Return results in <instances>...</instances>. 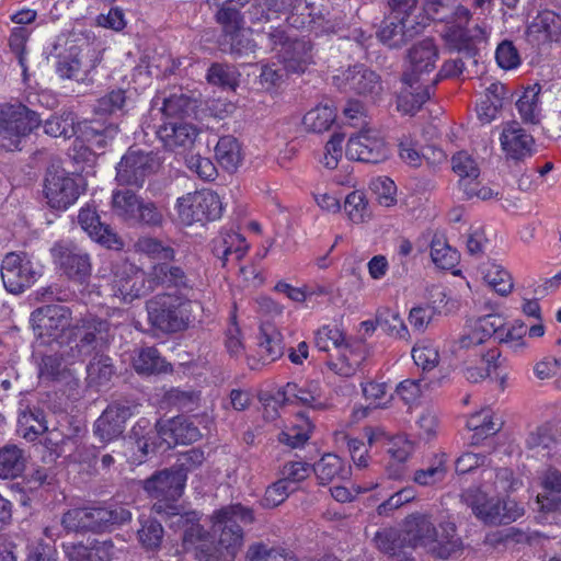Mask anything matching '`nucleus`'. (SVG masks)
I'll return each mask as SVG.
<instances>
[{
	"label": "nucleus",
	"mask_w": 561,
	"mask_h": 561,
	"mask_svg": "<svg viewBox=\"0 0 561 561\" xmlns=\"http://www.w3.org/2000/svg\"><path fill=\"white\" fill-rule=\"evenodd\" d=\"M410 550L423 548L435 559L448 560L463 549L461 538L454 523L446 522L435 526L432 515L413 513L402 524Z\"/></svg>",
	"instance_id": "nucleus-1"
},
{
	"label": "nucleus",
	"mask_w": 561,
	"mask_h": 561,
	"mask_svg": "<svg viewBox=\"0 0 561 561\" xmlns=\"http://www.w3.org/2000/svg\"><path fill=\"white\" fill-rule=\"evenodd\" d=\"M193 295L187 293H163L153 296L146 304L150 325L163 333L186 330L192 322Z\"/></svg>",
	"instance_id": "nucleus-2"
},
{
	"label": "nucleus",
	"mask_w": 561,
	"mask_h": 561,
	"mask_svg": "<svg viewBox=\"0 0 561 561\" xmlns=\"http://www.w3.org/2000/svg\"><path fill=\"white\" fill-rule=\"evenodd\" d=\"M187 480V469L184 465L174 466L170 469L161 470L144 482L145 491L158 502L153 508L158 513H164L167 516H179L181 519L184 515L181 513V507L175 502L183 494ZM196 518V513L185 514V519L193 520Z\"/></svg>",
	"instance_id": "nucleus-3"
},
{
	"label": "nucleus",
	"mask_w": 561,
	"mask_h": 561,
	"mask_svg": "<svg viewBox=\"0 0 561 561\" xmlns=\"http://www.w3.org/2000/svg\"><path fill=\"white\" fill-rule=\"evenodd\" d=\"M208 519L217 541L229 557L234 558L244 542L242 526L252 524L255 518L252 508L236 503L215 510Z\"/></svg>",
	"instance_id": "nucleus-4"
},
{
	"label": "nucleus",
	"mask_w": 561,
	"mask_h": 561,
	"mask_svg": "<svg viewBox=\"0 0 561 561\" xmlns=\"http://www.w3.org/2000/svg\"><path fill=\"white\" fill-rule=\"evenodd\" d=\"M314 345L321 352H329L332 345L336 356L330 355L328 368L337 376L352 377L356 374L362 356L346 340L344 331L339 325L324 324L314 332Z\"/></svg>",
	"instance_id": "nucleus-5"
},
{
	"label": "nucleus",
	"mask_w": 561,
	"mask_h": 561,
	"mask_svg": "<svg viewBox=\"0 0 561 561\" xmlns=\"http://www.w3.org/2000/svg\"><path fill=\"white\" fill-rule=\"evenodd\" d=\"M41 124L36 112L22 103L0 104V147L21 150V142Z\"/></svg>",
	"instance_id": "nucleus-6"
},
{
	"label": "nucleus",
	"mask_w": 561,
	"mask_h": 561,
	"mask_svg": "<svg viewBox=\"0 0 561 561\" xmlns=\"http://www.w3.org/2000/svg\"><path fill=\"white\" fill-rule=\"evenodd\" d=\"M110 323L106 320L89 314L76 320L68 337L70 352L69 362L83 360L99 347L108 342Z\"/></svg>",
	"instance_id": "nucleus-7"
},
{
	"label": "nucleus",
	"mask_w": 561,
	"mask_h": 561,
	"mask_svg": "<svg viewBox=\"0 0 561 561\" xmlns=\"http://www.w3.org/2000/svg\"><path fill=\"white\" fill-rule=\"evenodd\" d=\"M304 0H255L248 10V18L252 24L267 23L289 13L286 21L295 28H304L311 22L304 11L308 5H302Z\"/></svg>",
	"instance_id": "nucleus-8"
},
{
	"label": "nucleus",
	"mask_w": 561,
	"mask_h": 561,
	"mask_svg": "<svg viewBox=\"0 0 561 561\" xmlns=\"http://www.w3.org/2000/svg\"><path fill=\"white\" fill-rule=\"evenodd\" d=\"M50 253L54 263L70 280L79 284L88 282L92 264L87 251L71 241L61 240L51 247Z\"/></svg>",
	"instance_id": "nucleus-9"
},
{
	"label": "nucleus",
	"mask_w": 561,
	"mask_h": 561,
	"mask_svg": "<svg viewBox=\"0 0 561 561\" xmlns=\"http://www.w3.org/2000/svg\"><path fill=\"white\" fill-rule=\"evenodd\" d=\"M44 194L51 208L66 210L78 199L80 191L76 179L69 172L53 164L45 174Z\"/></svg>",
	"instance_id": "nucleus-10"
},
{
	"label": "nucleus",
	"mask_w": 561,
	"mask_h": 561,
	"mask_svg": "<svg viewBox=\"0 0 561 561\" xmlns=\"http://www.w3.org/2000/svg\"><path fill=\"white\" fill-rule=\"evenodd\" d=\"M158 168V159L152 152L129 148L116 165L115 180L119 185L141 187Z\"/></svg>",
	"instance_id": "nucleus-11"
},
{
	"label": "nucleus",
	"mask_w": 561,
	"mask_h": 561,
	"mask_svg": "<svg viewBox=\"0 0 561 561\" xmlns=\"http://www.w3.org/2000/svg\"><path fill=\"white\" fill-rule=\"evenodd\" d=\"M0 272L5 289L12 294L23 293L41 276V268L25 253L7 254L2 260Z\"/></svg>",
	"instance_id": "nucleus-12"
},
{
	"label": "nucleus",
	"mask_w": 561,
	"mask_h": 561,
	"mask_svg": "<svg viewBox=\"0 0 561 561\" xmlns=\"http://www.w3.org/2000/svg\"><path fill=\"white\" fill-rule=\"evenodd\" d=\"M332 84L342 92L378 96L382 91L380 76L364 65H355L332 77Z\"/></svg>",
	"instance_id": "nucleus-13"
},
{
	"label": "nucleus",
	"mask_w": 561,
	"mask_h": 561,
	"mask_svg": "<svg viewBox=\"0 0 561 561\" xmlns=\"http://www.w3.org/2000/svg\"><path fill=\"white\" fill-rule=\"evenodd\" d=\"M34 330L39 336L47 335L58 339L62 334L70 335L72 312L69 307L51 304L38 307L31 313Z\"/></svg>",
	"instance_id": "nucleus-14"
},
{
	"label": "nucleus",
	"mask_w": 561,
	"mask_h": 561,
	"mask_svg": "<svg viewBox=\"0 0 561 561\" xmlns=\"http://www.w3.org/2000/svg\"><path fill=\"white\" fill-rule=\"evenodd\" d=\"M151 289L152 286L150 283L147 284L145 272L129 262H123L113 272V296L124 302H131Z\"/></svg>",
	"instance_id": "nucleus-15"
},
{
	"label": "nucleus",
	"mask_w": 561,
	"mask_h": 561,
	"mask_svg": "<svg viewBox=\"0 0 561 561\" xmlns=\"http://www.w3.org/2000/svg\"><path fill=\"white\" fill-rule=\"evenodd\" d=\"M274 400L280 405L299 404L314 411H322L328 408L323 389L317 380H308L301 385L287 382L276 391Z\"/></svg>",
	"instance_id": "nucleus-16"
},
{
	"label": "nucleus",
	"mask_w": 561,
	"mask_h": 561,
	"mask_svg": "<svg viewBox=\"0 0 561 561\" xmlns=\"http://www.w3.org/2000/svg\"><path fill=\"white\" fill-rule=\"evenodd\" d=\"M388 147L377 130H362L351 137L346 144L345 154L350 160L366 163H379L388 158Z\"/></svg>",
	"instance_id": "nucleus-17"
},
{
	"label": "nucleus",
	"mask_w": 561,
	"mask_h": 561,
	"mask_svg": "<svg viewBox=\"0 0 561 561\" xmlns=\"http://www.w3.org/2000/svg\"><path fill=\"white\" fill-rule=\"evenodd\" d=\"M525 39L538 49L551 43H561V15L549 9L538 11L526 26Z\"/></svg>",
	"instance_id": "nucleus-18"
},
{
	"label": "nucleus",
	"mask_w": 561,
	"mask_h": 561,
	"mask_svg": "<svg viewBox=\"0 0 561 561\" xmlns=\"http://www.w3.org/2000/svg\"><path fill=\"white\" fill-rule=\"evenodd\" d=\"M421 20L424 18L422 16ZM424 26L423 21L416 19L389 15L381 22L377 37L390 48H400L419 35Z\"/></svg>",
	"instance_id": "nucleus-19"
},
{
	"label": "nucleus",
	"mask_w": 561,
	"mask_h": 561,
	"mask_svg": "<svg viewBox=\"0 0 561 561\" xmlns=\"http://www.w3.org/2000/svg\"><path fill=\"white\" fill-rule=\"evenodd\" d=\"M470 19V10L459 4L444 20L451 24L445 33L447 44L451 49L461 53L466 58H473L477 54V47L466 28Z\"/></svg>",
	"instance_id": "nucleus-20"
},
{
	"label": "nucleus",
	"mask_w": 561,
	"mask_h": 561,
	"mask_svg": "<svg viewBox=\"0 0 561 561\" xmlns=\"http://www.w3.org/2000/svg\"><path fill=\"white\" fill-rule=\"evenodd\" d=\"M183 545L198 561H225L228 556L225 548L199 524H192L185 529Z\"/></svg>",
	"instance_id": "nucleus-21"
},
{
	"label": "nucleus",
	"mask_w": 561,
	"mask_h": 561,
	"mask_svg": "<svg viewBox=\"0 0 561 561\" xmlns=\"http://www.w3.org/2000/svg\"><path fill=\"white\" fill-rule=\"evenodd\" d=\"M410 72L402 76V84L410 88L417 84L423 73L434 70L438 59V48L432 38H424L414 44L408 51Z\"/></svg>",
	"instance_id": "nucleus-22"
},
{
	"label": "nucleus",
	"mask_w": 561,
	"mask_h": 561,
	"mask_svg": "<svg viewBox=\"0 0 561 561\" xmlns=\"http://www.w3.org/2000/svg\"><path fill=\"white\" fill-rule=\"evenodd\" d=\"M159 439L171 448L175 445L195 443L202 436L193 421L183 415L169 420H160L156 423Z\"/></svg>",
	"instance_id": "nucleus-23"
},
{
	"label": "nucleus",
	"mask_w": 561,
	"mask_h": 561,
	"mask_svg": "<svg viewBox=\"0 0 561 561\" xmlns=\"http://www.w3.org/2000/svg\"><path fill=\"white\" fill-rule=\"evenodd\" d=\"M500 142L507 160L519 162L535 153L534 137L517 122H512L504 126Z\"/></svg>",
	"instance_id": "nucleus-24"
},
{
	"label": "nucleus",
	"mask_w": 561,
	"mask_h": 561,
	"mask_svg": "<svg viewBox=\"0 0 561 561\" xmlns=\"http://www.w3.org/2000/svg\"><path fill=\"white\" fill-rule=\"evenodd\" d=\"M133 415L128 405L110 404L93 424V434L104 444L117 439L125 430L126 421Z\"/></svg>",
	"instance_id": "nucleus-25"
},
{
	"label": "nucleus",
	"mask_w": 561,
	"mask_h": 561,
	"mask_svg": "<svg viewBox=\"0 0 561 561\" xmlns=\"http://www.w3.org/2000/svg\"><path fill=\"white\" fill-rule=\"evenodd\" d=\"M78 221L82 230L95 242L112 250H122L123 240L110 225L103 222L99 213H79Z\"/></svg>",
	"instance_id": "nucleus-26"
},
{
	"label": "nucleus",
	"mask_w": 561,
	"mask_h": 561,
	"mask_svg": "<svg viewBox=\"0 0 561 561\" xmlns=\"http://www.w3.org/2000/svg\"><path fill=\"white\" fill-rule=\"evenodd\" d=\"M89 531L102 533L131 519V513L121 505L87 507Z\"/></svg>",
	"instance_id": "nucleus-27"
},
{
	"label": "nucleus",
	"mask_w": 561,
	"mask_h": 561,
	"mask_svg": "<svg viewBox=\"0 0 561 561\" xmlns=\"http://www.w3.org/2000/svg\"><path fill=\"white\" fill-rule=\"evenodd\" d=\"M374 542L383 554L396 558L398 561H413L402 529L399 530L392 527L381 528L375 534Z\"/></svg>",
	"instance_id": "nucleus-28"
},
{
	"label": "nucleus",
	"mask_w": 561,
	"mask_h": 561,
	"mask_svg": "<svg viewBox=\"0 0 561 561\" xmlns=\"http://www.w3.org/2000/svg\"><path fill=\"white\" fill-rule=\"evenodd\" d=\"M157 136L167 149H185L194 142L197 136V129L193 125L182 121H169L159 126Z\"/></svg>",
	"instance_id": "nucleus-29"
},
{
	"label": "nucleus",
	"mask_w": 561,
	"mask_h": 561,
	"mask_svg": "<svg viewBox=\"0 0 561 561\" xmlns=\"http://www.w3.org/2000/svg\"><path fill=\"white\" fill-rule=\"evenodd\" d=\"M482 362L485 367H468L465 377L470 382H479L486 377L499 380L502 388L505 387L507 373L505 371V358H502L500 351L496 348L488 351L482 355Z\"/></svg>",
	"instance_id": "nucleus-30"
},
{
	"label": "nucleus",
	"mask_w": 561,
	"mask_h": 561,
	"mask_svg": "<svg viewBox=\"0 0 561 561\" xmlns=\"http://www.w3.org/2000/svg\"><path fill=\"white\" fill-rule=\"evenodd\" d=\"M508 93L507 88L503 83L499 81L490 82L477 105L479 119L484 124L495 119L503 107L504 101L507 100Z\"/></svg>",
	"instance_id": "nucleus-31"
},
{
	"label": "nucleus",
	"mask_w": 561,
	"mask_h": 561,
	"mask_svg": "<svg viewBox=\"0 0 561 561\" xmlns=\"http://www.w3.org/2000/svg\"><path fill=\"white\" fill-rule=\"evenodd\" d=\"M213 253L225 265L229 260L242 259L248 249V242L245 238L233 230L222 231L219 237L211 242Z\"/></svg>",
	"instance_id": "nucleus-32"
},
{
	"label": "nucleus",
	"mask_w": 561,
	"mask_h": 561,
	"mask_svg": "<svg viewBox=\"0 0 561 561\" xmlns=\"http://www.w3.org/2000/svg\"><path fill=\"white\" fill-rule=\"evenodd\" d=\"M287 71L302 73L313 62L312 44L305 38L291 39L282 53Z\"/></svg>",
	"instance_id": "nucleus-33"
},
{
	"label": "nucleus",
	"mask_w": 561,
	"mask_h": 561,
	"mask_svg": "<svg viewBox=\"0 0 561 561\" xmlns=\"http://www.w3.org/2000/svg\"><path fill=\"white\" fill-rule=\"evenodd\" d=\"M481 474L482 484L479 488L485 493L501 495L517 490L522 484L508 468H484Z\"/></svg>",
	"instance_id": "nucleus-34"
},
{
	"label": "nucleus",
	"mask_w": 561,
	"mask_h": 561,
	"mask_svg": "<svg viewBox=\"0 0 561 561\" xmlns=\"http://www.w3.org/2000/svg\"><path fill=\"white\" fill-rule=\"evenodd\" d=\"M151 278L157 284L174 287L173 293H187V295L193 293L184 271L179 266H172L168 263L156 264L152 267Z\"/></svg>",
	"instance_id": "nucleus-35"
},
{
	"label": "nucleus",
	"mask_w": 561,
	"mask_h": 561,
	"mask_svg": "<svg viewBox=\"0 0 561 561\" xmlns=\"http://www.w3.org/2000/svg\"><path fill=\"white\" fill-rule=\"evenodd\" d=\"M541 87L538 83L527 87L516 101V108L525 124L537 125L542 118L540 100Z\"/></svg>",
	"instance_id": "nucleus-36"
},
{
	"label": "nucleus",
	"mask_w": 561,
	"mask_h": 561,
	"mask_svg": "<svg viewBox=\"0 0 561 561\" xmlns=\"http://www.w3.org/2000/svg\"><path fill=\"white\" fill-rule=\"evenodd\" d=\"M313 471L320 484H329L334 480H346L351 476V467L334 454H325L313 466Z\"/></svg>",
	"instance_id": "nucleus-37"
},
{
	"label": "nucleus",
	"mask_w": 561,
	"mask_h": 561,
	"mask_svg": "<svg viewBox=\"0 0 561 561\" xmlns=\"http://www.w3.org/2000/svg\"><path fill=\"white\" fill-rule=\"evenodd\" d=\"M312 430L313 424L309 417L302 413H299L295 416L290 424L286 425L285 428L278 434V440L279 443L291 448H300L310 438Z\"/></svg>",
	"instance_id": "nucleus-38"
},
{
	"label": "nucleus",
	"mask_w": 561,
	"mask_h": 561,
	"mask_svg": "<svg viewBox=\"0 0 561 561\" xmlns=\"http://www.w3.org/2000/svg\"><path fill=\"white\" fill-rule=\"evenodd\" d=\"M130 439L134 440L135 448L140 453L137 460L142 462L150 451H154L157 447L156 438L158 437L157 427L147 417H140L130 431Z\"/></svg>",
	"instance_id": "nucleus-39"
},
{
	"label": "nucleus",
	"mask_w": 561,
	"mask_h": 561,
	"mask_svg": "<svg viewBox=\"0 0 561 561\" xmlns=\"http://www.w3.org/2000/svg\"><path fill=\"white\" fill-rule=\"evenodd\" d=\"M24 450L16 445L7 444L0 448V479H15L25 470Z\"/></svg>",
	"instance_id": "nucleus-40"
},
{
	"label": "nucleus",
	"mask_w": 561,
	"mask_h": 561,
	"mask_svg": "<svg viewBox=\"0 0 561 561\" xmlns=\"http://www.w3.org/2000/svg\"><path fill=\"white\" fill-rule=\"evenodd\" d=\"M44 411L38 408L20 409L18 417V432L30 442L47 431Z\"/></svg>",
	"instance_id": "nucleus-41"
},
{
	"label": "nucleus",
	"mask_w": 561,
	"mask_h": 561,
	"mask_svg": "<svg viewBox=\"0 0 561 561\" xmlns=\"http://www.w3.org/2000/svg\"><path fill=\"white\" fill-rule=\"evenodd\" d=\"M461 501L472 510V513L483 523L491 524L488 522L483 514H488L489 512L494 511L495 508H500L501 500H495L494 497H489L485 491H482L481 488H468L463 490L461 493Z\"/></svg>",
	"instance_id": "nucleus-42"
},
{
	"label": "nucleus",
	"mask_w": 561,
	"mask_h": 561,
	"mask_svg": "<svg viewBox=\"0 0 561 561\" xmlns=\"http://www.w3.org/2000/svg\"><path fill=\"white\" fill-rule=\"evenodd\" d=\"M217 193L210 190L196 191L178 198V210H222Z\"/></svg>",
	"instance_id": "nucleus-43"
},
{
	"label": "nucleus",
	"mask_w": 561,
	"mask_h": 561,
	"mask_svg": "<svg viewBox=\"0 0 561 561\" xmlns=\"http://www.w3.org/2000/svg\"><path fill=\"white\" fill-rule=\"evenodd\" d=\"M335 119V107L331 103L325 102L319 103L308 111L302 118V124L308 131L323 133L330 129Z\"/></svg>",
	"instance_id": "nucleus-44"
},
{
	"label": "nucleus",
	"mask_w": 561,
	"mask_h": 561,
	"mask_svg": "<svg viewBox=\"0 0 561 561\" xmlns=\"http://www.w3.org/2000/svg\"><path fill=\"white\" fill-rule=\"evenodd\" d=\"M215 156L218 163L228 172H234L242 161L241 147L233 136L220 137L216 148Z\"/></svg>",
	"instance_id": "nucleus-45"
},
{
	"label": "nucleus",
	"mask_w": 561,
	"mask_h": 561,
	"mask_svg": "<svg viewBox=\"0 0 561 561\" xmlns=\"http://www.w3.org/2000/svg\"><path fill=\"white\" fill-rule=\"evenodd\" d=\"M451 168L455 174L459 178L460 190H467L470 184L480 176V168L477 161L466 151H459L451 158Z\"/></svg>",
	"instance_id": "nucleus-46"
},
{
	"label": "nucleus",
	"mask_w": 561,
	"mask_h": 561,
	"mask_svg": "<svg viewBox=\"0 0 561 561\" xmlns=\"http://www.w3.org/2000/svg\"><path fill=\"white\" fill-rule=\"evenodd\" d=\"M447 474V455L445 453L436 454L426 468L414 472L413 481L422 486L435 485L446 478Z\"/></svg>",
	"instance_id": "nucleus-47"
},
{
	"label": "nucleus",
	"mask_w": 561,
	"mask_h": 561,
	"mask_svg": "<svg viewBox=\"0 0 561 561\" xmlns=\"http://www.w3.org/2000/svg\"><path fill=\"white\" fill-rule=\"evenodd\" d=\"M133 366L140 375H154L168 369L167 363L153 346L140 348L133 359Z\"/></svg>",
	"instance_id": "nucleus-48"
},
{
	"label": "nucleus",
	"mask_w": 561,
	"mask_h": 561,
	"mask_svg": "<svg viewBox=\"0 0 561 561\" xmlns=\"http://www.w3.org/2000/svg\"><path fill=\"white\" fill-rule=\"evenodd\" d=\"M428 99L430 91L427 87L413 84V87L410 88L408 84H403L398 95L397 106L403 114L413 115Z\"/></svg>",
	"instance_id": "nucleus-49"
},
{
	"label": "nucleus",
	"mask_w": 561,
	"mask_h": 561,
	"mask_svg": "<svg viewBox=\"0 0 561 561\" xmlns=\"http://www.w3.org/2000/svg\"><path fill=\"white\" fill-rule=\"evenodd\" d=\"M245 561H296V558L283 547L254 542L247 550Z\"/></svg>",
	"instance_id": "nucleus-50"
},
{
	"label": "nucleus",
	"mask_w": 561,
	"mask_h": 561,
	"mask_svg": "<svg viewBox=\"0 0 561 561\" xmlns=\"http://www.w3.org/2000/svg\"><path fill=\"white\" fill-rule=\"evenodd\" d=\"M284 351L283 336L277 330L273 328L261 330L259 354L264 363L277 360L283 356Z\"/></svg>",
	"instance_id": "nucleus-51"
},
{
	"label": "nucleus",
	"mask_w": 561,
	"mask_h": 561,
	"mask_svg": "<svg viewBox=\"0 0 561 561\" xmlns=\"http://www.w3.org/2000/svg\"><path fill=\"white\" fill-rule=\"evenodd\" d=\"M484 282L499 295L506 296L513 289L510 273L495 262H488L482 267Z\"/></svg>",
	"instance_id": "nucleus-52"
},
{
	"label": "nucleus",
	"mask_w": 561,
	"mask_h": 561,
	"mask_svg": "<svg viewBox=\"0 0 561 561\" xmlns=\"http://www.w3.org/2000/svg\"><path fill=\"white\" fill-rule=\"evenodd\" d=\"M376 323L387 334L400 340H408L410 333L400 313L390 308H382L377 311Z\"/></svg>",
	"instance_id": "nucleus-53"
},
{
	"label": "nucleus",
	"mask_w": 561,
	"mask_h": 561,
	"mask_svg": "<svg viewBox=\"0 0 561 561\" xmlns=\"http://www.w3.org/2000/svg\"><path fill=\"white\" fill-rule=\"evenodd\" d=\"M431 257L437 267L450 270L458 263L459 253L443 236L435 234L431 242Z\"/></svg>",
	"instance_id": "nucleus-54"
},
{
	"label": "nucleus",
	"mask_w": 561,
	"mask_h": 561,
	"mask_svg": "<svg viewBox=\"0 0 561 561\" xmlns=\"http://www.w3.org/2000/svg\"><path fill=\"white\" fill-rule=\"evenodd\" d=\"M88 380L91 385L107 383L115 374V367L110 356L95 353L87 366Z\"/></svg>",
	"instance_id": "nucleus-55"
},
{
	"label": "nucleus",
	"mask_w": 561,
	"mask_h": 561,
	"mask_svg": "<svg viewBox=\"0 0 561 561\" xmlns=\"http://www.w3.org/2000/svg\"><path fill=\"white\" fill-rule=\"evenodd\" d=\"M140 525L141 527L138 529L137 535L142 548L148 551L158 550L161 546L164 534L162 525L150 517L141 518Z\"/></svg>",
	"instance_id": "nucleus-56"
},
{
	"label": "nucleus",
	"mask_w": 561,
	"mask_h": 561,
	"mask_svg": "<svg viewBox=\"0 0 561 561\" xmlns=\"http://www.w3.org/2000/svg\"><path fill=\"white\" fill-rule=\"evenodd\" d=\"M75 121L76 116L72 112L51 115L44 123V131L51 137L70 138L75 134Z\"/></svg>",
	"instance_id": "nucleus-57"
},
{
	"label": "nucleus",
	"mask_w": 561,
	"mask_h": 561,
	"mask_svg": "<svg viewBox=\"0 0 561 561\" xmlns=\"http://www.w3.org/2000/svg\"><path fill=\"white\" fill-rule=\"evenodd\" d=\"M240 73L233 66L214 64L207 72V80L214 85L234 90L239 85Z\"/></svg>",
	"instance_id": "nucleus-58"
},
{
	"label": "nucleus",
	"mask_w": 561,
	"mask_h": 561,
	"mask_svg": "<svg viewBox=\"0 0 561 561\" xmlns=\"http://www.w3.org/2000/svg\"><path fill=\"white\" fill-rule=\"evenodd\" d=\"M524 515V507L518 504L515 500L504 499L501 500L500 508H495L488 514H483L488 522L492 525L497 524H510L515 522L517 518Z\"/></svg>",
	"instance_id": "nucleus-59"
},
{
	"label": "nucleus",
	"mask_w": 561,
	"mask_h": 561,
	"mask_svg": "<svg viewBox=\"0 0 561 561\" xmlns=\"http://www.w3.org/2000/svg\"><path fill=\"white\" fill-rule=\"evenodd\" d=\"M118 128L115 125H108L102 127L99 123L90 122L85 124L83 130L84 139L90 146L96 147L98 149L105 148L111 140L117 135Z\"/></svg>",
	"instance_id": "nucleus-60"
},
{
	"label": "nucleus",
	"mask_w": 561,
	"mask_h": 561,
	"mask_svg": "<svg viewBox=\"0 0 561 561\" xmlns=\"http://www.w3.org/2000/svg\"><path fill=\"white\" fill-rule=\"evenodd\" d=\"M138 252L148 255L154 260L172 261L175 252L173 248L164 245L161 241L150 237H141L135 243Z\"/></svg>",
	"instance_id": "nucleus-61"
},
{
	"label": "nucleus",
	"mask_w": 561,
	"mask_h": 561,
	"mask_svg": "<svg viewBox=\"0 0 561 561\" xmlns=\"http://www.w3.org/2000/svg\"><path fill=\"white\" fill-rule=\"evenodd\" d=\"M526 333L527 327L524 323H515L507 328L504 325L496 340L514 353H519L526 346Z\"/></svg>",
	"instance_id": "nucleus-62"
},
{
	"label": "nucleus",
	"mask_w": 561,
	"mask_h": 561,
	"mask_svg": "<svg viewBox=\"0 0 561 561\" xmlns=\"http://www.w3.org/2000/svg\"><path fill=\"white\" fill-rule=\"evenodd\" d=\"M412 358L423 370H431L439 362L438 348L431 341H421L412 348Z\"/></svg>",
	"instance_id": "nucleus-63"
},
{
	"label": "nucleus",
	"mask_w": 561,
	"mask_h": 561,
	"mask_svg": "<svg viewBox=\"0 0 561 561\" xmlns=\"http://www.w3.org/2000/svg\"><path fill=\"white\" fill-rule=\"evenodd\" d=\"M467 426L470 431L476 432L477 435L490 436L499 432L501 425L493 421L490 409H483L470 415Z\"/></svg>",
	"instance_id": "nucleus-64"
}]
</instances>
